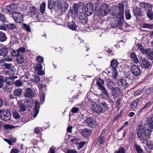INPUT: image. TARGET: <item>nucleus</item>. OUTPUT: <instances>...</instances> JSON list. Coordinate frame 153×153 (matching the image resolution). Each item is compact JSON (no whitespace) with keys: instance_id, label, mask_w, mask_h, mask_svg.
Listing matches in <instances>:
<instances>
[{"instance_id":"f257e3e1","label":"nucleus","mask_w":153,"mask_h":153,"mask_svg":"<svg viewBox=\"0 0 153 153\" xmlns=\"http://www.w3.org/2000/svg\"><path fill=\"white\" fill-rule=\"evenodd\" d=\"M152 130L149 128H146L142 125H140L138 128L137 134L141 140H145L146 136H149Z\"/></svg>"},{"instance_id":"f03ea898","label":"nucleus","mask_w":153,"mask_h":153,"mask_svg":"<svg viewBox=\"0 0 153 153\" xmlns=\"http://www.w3.org/2000/svg\"><path fill=\"white\" fill-rule=\"evenodd\" d=\"M109 7L106 4H103L100 7V9L97 12L99 16H104L107 15L110 10Z\"/></svg>"},{"instance_id":"7ed1b4c3","label":"nucleus","mask_w":153,"mask_h":153,"mask_svg":"<svg viewBox=\"0 0 153 153\" xmlns=\"http://www.w3.org/2000/svg\"><path fill=\"white\" fill-rule=\"evenodd\" d=\"M111 14L113 16H116L117 17L120 16V13L122 10H123V13L124 8V5L122 3H120L118 4V6H113L112 7Z\"/></svg>"},{"instance_id":"20e7f679","label":"nucleus","mask_w":153,"mask_h":153,"mask_svg":"<svg viewBox=\"0 0 153 153\" xmlns=\"http://www.w3.org/2000/svg\"><path fill=\"white\" fill-rule=\"evenodd\" d=\"M104 82L103 80L101 78H98L97 79V84L99 87L98 89L102 92V93L105 95V97H108V92L103 86Z\"/></svg>"},{"instance_id":"39448f33","label":"nucleus","mask_w":153,"mask_h":153,"mask_svg":"<svg viewBox=\"0 0 153 153\" xmlns=\"http://www.w3.org/2000/svg\"><path fill=\"white\" fill-rule=\"evenodd\" d=\"M121 10V11L120 12V16L117 17V23L116 21H114L115 23H112L111 24V26L113 28H115L117 27H118V25L122 26L123 24L124 16L123 13V10Z\"/></svg>"},{"instance_id":"423d86ee","label":"nucleus","mask_w":153,"mask_h":153,"mask_svg":"<svg viewBox=\"0 0 153 153\" xmlns=\"http://www.w3.org/2000/svg\"><path fill=\"white\" fill-rule=\"evenodd\" d=\"M85 122L87 125L90 127L94 128L97 125L96 120L92 117L87 118L85 120Z\"/></svg>"},{"instance_id":"0eeeda50","label":"nucleus","mask_w":153,"mask_h":153,"mask_svg":"<svg viewBox=\"0 0 153 153\" xmlns=\"http://www.w3.org/2000/svg\"><path fill=\"white\" fill-rule=\"evenodd\" d=\"M130 71L132 74L135 76H139L141 72L140 67L138 66L135 65H134L131 66Z\"/></svg>"},{"instance_id":"6e6552de","label":"nucleus","mask_w":153,"mask_h":153,"mask_svg":"<svg viewBox=\"0 0 153 153\" xmlns=\"http://www.w3.org/2000/svg\"><path fill=\"white\" fill-rule=\"evenodd\" d=\"M0 118L2 120L7 121L10 120L11 118L10 112L7 110H4L0 116Z\"/></svg>"},{"instance_id":"1a4fd4ad","label":"nucleus","mask_w":153,"mask_h":153,"mask_svg":"<svg viewBox=\"0 0 153 153\" xmlns=\"http://www.w3.org/2000/svg\"><path fill=\"white\" fill-rule=\"evenodd\" d=\"M85 11L88 16H90L93 13L94 9L93 4L92 3H89L85 6Z\"/></svg>"},{"instance_id":"9d476101","label":"nucleus","mask_w":153,"mask_h":153,"mask_svg":"<svg viewBox=\"0 0 153 153\" xmlns=\"http://www.w3.org/2000/svg\"><path fill=\"white\" fill-rule=\"evenodd\" d=\"M12 17L16 23H20L22 22L23 16L20 13L14 12L13 13Z\"/></svg>"},{"instance_id":"9b49d317","label":"nucleus","mask_w":153,"mask_h":153,"mask_svg":"<svg viewBox=\"0 0 153 153\" xmlns=\"http://www.w3.org/2000/svg\"><path fill=\"white\" fill-rule=\"evenodd\" d=\"M118 84L120 88L123 89H126L129 86V84L126 80L123 79H119L118 82Z\"/></svg>"},{"instance_id":"f8f14e48","label":"nucleus","mask_w":153,"mask_h":153,"mask_svg":"<svg viewBox=\"0 0 153 153\" xmlns=\"http://www.w3.org/2000/svg\"><path fill=\"white\" fill-rule=\"evenodd\" d=\"M17 8V5L15 4H11L5 7V9L7 10V13L10 14L13 13V11L16 10Z\"/></svg>"},{"instance_id":"ddd939ff","label":"nucleus","mask_w":153,"mask_h":153,"mask_svg":"<svg viewBox=\"0 0 153 153\" xmlns=\"http://www.w3.org/2000/svg\"><path fill=\"white\" fill-rule=\"evenodd\" d=\"M112 95L114 97L117 98L122 95V91L118 87H114L113 89Z\"/></svg>"},{"instance_id":"4468645a","label":"nucleus","mask_w":153,"mask_h":153,"mask_svg":"<svg viewBox=\"0 0 153 153\" xmlns=\"http://www.w3.org/2000/svg\"><path fill=\"white\" fill-rule=\"evenodd\" d=\"M144 128H149L151 129L153 128V117H151L147 118Z\"/></svg>"},{"instance_id":"2eb2a0df","label":"nucleus","mask_w":153,"mask_h":153,"mask_svg":"<svg viewBox=\"0 0 153 153\" xmlns=\"http://www.w3.org/2000/svg\"><path fill=\"white\" fill-rule=\"evenodd\" d=\"M91 108L94 112L97 113H100L102 111V107L100 104H97L95 102L93 103Z\"/></svg>"},{"instance_id":"dca6fc26","label":"nucleus","mask_w":153,"mask_h":153,"mask_svg":"<svg viewBox=\"0 0 153 153\" xmlns=\"http://www.w3.org/2000/svg\"><path fill=\"white\" fill-rule=\"evenodd\" d=\"M25 97L32 98L34 97L35 94L33 90L30 88H26L25 90L24 94Z\"/></svg>"},{"instance_id":"f3484780","label":"nucleus","mask_w":153,"mask_h":153,"mask_svg":"<svg viewBox=\"0 0 153 153\" xmlns=\"http://www.w3.org/2000/svg\"><path fill=\"white\" fill-rule=\"evenodd\" d=\"M140 65L142 68H149L150 66V63L149 61L145 58L142 59L140 60Z\"/></svg>"},{"instance_id":"a211bd4d","label":"nucleus","mask_w":153,"mask_h":153,"mask_svg":"<svg viewBox=\"0 0 153 153\" xmlns=\"http://www.w3.org/2000/svg\"><path fill=\"white\" fill-rule=\"evenodd\" d=\"M83 4H82L79 3L77 4H75L74 5V9L71 10V12L73 14H76L78 13V11L80 9L83 8Z\"/></svg>"},{"instance_id":"6ab92c4d","label":"nucleus","mask_w":153,"mask_h":153,"mask_svg":"<svg viewBox=\"0 0 153 153\" xmlns=\"http://www.w3.org/2000/svg\"><path fill=\"white\" fill-rule=\"evenodd\" d=\"M140 6L141 8H144L147 11V12L151 11L152 10V7L151 5L147 3L141 2L140 4Z\"/></svg>"},{"instance_id":"aec40b11","label":"nucleus","mask_w":153,"mask_h":153,"mask_svg":"<svg viewBox=\"0 0 153 153\" xmlns=\"http://www.w3.org/2000/svg\"><path fill=\"white\" fill-rule=\"evenodd\" d=\"M42 65L40 64H37L35 66V70L36 71V73L38 75L41 76L44 74V72L42 71Z\"/></svg>"},{"instance_id":"412c9836","label":"nucleus","mask_w":153,"mask_h":153,"mask_svg":"<svg viewBox=\"0 0 153 153\" xmlns=\"http://www.w3.org/2000/svg\"><path fill=\"white\" fill-rule=\"evenodd\" d=\"M140 100L139 98H137L131 102L130 106L132 110L134 111L137 107L138 103Z\"/></svg>"},{"instance_id":"4be33fe9","label":"nucleus","mask_w":153,"mask_h":153,"mask_svg":"<svg viewBox=\"0 0 153 153\" xmlns=\"http://www.w3.org/2000/svg\"><path fill=\"white\" fill-rule=\"evenodd\" d=\"M79 17V22L82 23H86L87 22V17L85 16L84 13H80Z\"/></svg>"},{"instance_id":"5701e85b","label":"nucleus","mask_w":153,"mask_h":153,"mask_svg":"<svg viewBox=\"0 0 153 153\" xmlns=\"http://www.w3.org/2000/svg\"><path fill=\"white\" fill-rule=\"evenodd\" d=\"M106 82L108 88L110 89H113L114 87L115 86L114 82L110 79H106Z\"/></svg>"},{"instance_id":"b1692460","label":"nucleus","mask_w":153,"mask_h":153,"mask_svg":"<svg viewBox=\"0 0 153 153\" xmlns=\"http://www.w3.org/2000/svg\"><path fill=\"white\" fill-rule=\"evenodd\" d=\"M133 12L134 14L136 17L141 16L143 13L141 9L137 7H135L134 8Z\"/></svg>"},{"instance_id":"393cba45","label":"nucleus","mask_w":153,"mask_h":153,"mask_svg":"<svg viewBox=\"0 0 153 153\" xmlns=\"http://www.w3.org/2000/svg\"><path fill=\"white\" fill-rule=\"evenodd\" d=\"M92 133V131L91 129L85 128L82 131V135L85 137H88Z\"/></svg>"},{"instance_id":"a878e982","label":"nucleus","mask_w":153,"mask_h":153,"mask_svg":"<svg viewBox=\"0 0 153 153\" xmlns=\"http://www.w3.org/2000/svg\"><path fill=\"white\" fill-rule=\"evenodd\" d=\"M9 51V49L6 47L2 46L0 49V56H5Z\"/></svg>"},{"instance_id":"bb28decb","label":"nucleus","mask_w":153,"mask_h":153,"mask_svg":"<svg viewBox=\"0 0 153 153\" xmlns=\"http://www.w3.org/2000/svg\"><path fill=\"white\" fill-rule=\"evenodd\" d=\"M35 106L34 108V113L33 114V119L36 117L39 112V110L38 109L39 107V102L36 101H35Z\"/></svg>"},{"instance_id":"cd10ccee","label":"nucleus","mask_w":153,"mask_h":153,"mask_svg":"<svg viewBox=\"0 0 153 153\" xmlns=\"http://www.w3.org/2000/svg\"><path fill=\"white\" fill-rule=\"evenodd\" d=\"M27 11V14L29 16L34 15L36 11L35 8L33 6L30 7Z\"/></svg>"},{"instance_id":"c85d7f7f","label":"nucleus","mask_w":153,"mask_h":153,"mask_svg":"<svg viewBox=\"0 0 153 153\" xmlns=\"http://www.w3.org/2000/svg\"><path fill=\"white\" fill-rule=\"evenodd\" d=\"M131 58L135 63H139V60L137 57V56L135 53L132 52L130 55Z\"/></svg>"},{"instance_id":"c756f323","label":"nucleus","mask_w":153,"mask_h":153,"mask_svg":"<svg viewBox=\"0 0 153 153\" xmlns=\"http://www.w3.org/2000/svg\"><path fill=\"white\" fill-rule=\"evenodd\" d=\"M145 54H146L149 59H153V52H151L150 49H146V51Z\"/></svg>"},{"instance_id":"7c9ffc66","label":"nucleus","mask_w":153,"mask_h":153,"mask_svg":"<svg viewBox=\"0 0 153 153\" xmlns=\"http://www.w3.org/2000/svg\"><path fill=\"white\" fill-rule=\"evenodd\" d=\"M105 141V138L104 137L100 136L98 137L96 141L95 142L97 143H99V145L102 144Z\"/></svg>"},{"instance_id":"2f4dec72","label":"nucleus","mask_w":153,"mask_h":153,"mask_svg":"<svg viewBox=\"0 0 153 153\" xmlns=\"http://www.w3.org/2000/svg\"><path fill=\"white\" fill-rule=\"evenodd\" d=\"M13 79V78L12 77H6L5 79V83L9 85H13V83L12 82V80Z\"/></svg>"},{"instance_id":"473e14b6","label":"nucleus","mask_w":153,"mask_h":153,"mask_svg":"<svg viewBox=\"0 0 153 153\" xmlns=\"http://www.w3.org/2000/svg\"><path fill=\"white\" fill-rule=\"evenodd\" d=\"M26 106L31 108L34 105V102L31 100H25L24 102Z\"/></svg>"},{"instance_id":"72a5a7b5","label":"nucleus","mask_w":153,"mask_h":153,"mask_svg":"<svg viewBox=\"0 0 153 153\" xmlns=\"http://www.w3.org/2000/svg\"><path fill=\"white\" fill-rule=\"evenodd\" d=\"M17 62L18 63L21 64L24 62L25 59L23 55L20 54L18 57L17 59Z\"/></svg>"},{"instance_id":"f704fd0d","label":"nucleus","mask_w":153,"mask_h":153,"mask_svg":"<svg viewBox=\"0 0 153 153\" xmlns=\"http://www.w3.org/2000/svg\"><path fill=\"white\" fill-rule=\"evenodd\" d=\"M26 106L24 104L21 102H19V108L20 111L21 112H22L25 111L26 110Z\"/></svg>"},{"instance_id":"c9c22d12","label":"nucleus","mask_w":153,"mask_h":153,"mask_svg":"<svg viewBox=\"0 0 153 153\" xmlns=\"http://www.w3.org/2000/svg\"><path fill=\"white\" fill-rule=\"evenodd\" d=\"M68 25L69 28L72 30H75L76 29V26L75 23L73 21L69 22Z\"/></svg>"},{"instance_id":"e433bc0d","label":"nucleus","mask_w":153,"mask_h":153,"mask_svg":"<svg viewBox=\"0 0 153 153\" xmlns=\"http://www.w3.org/2000/svg\"><path fill=\"white\" fill-rule=\"evenodd\" d=\"M22 93V90L20 89H18L15 90L13 91V94L16 97H19L21 96Z\"/></svg>"},{"instance_id":"4c0bfd02","label":"nucleus","mask_w":153,"mask_h":153,"mask_svg":"<svg viewBox=\"0 0 153 153\" xmlns=\"http://www.w3.org/2000/svg\"><path fill=\"white\" fill-rule=\"evenodd\" d=\"M54 9H63V7H62L61 6V3L59 1H55L54 2Z\"/></svg>"},{"instance_id":"58836bf2","label":"nucleus","mask_w":153,"mask_h":153,"mask_svg":"<svg viewBox=\"0 0 153 153\" xmlns=\"http://www.w3.org/2000/svg\"><path fill=\"white\" fill-rule=\"evenodd\" d=\"M118 65V62L117 60H113L112 61L111 65L113 69H116Z\"/></svg>"},{"instance_id":"ea45409f","label":"nucleus","mask_w":153,"mask_h":153,"mask_svg":"<svg viewBox=\"0 0 153 153\" xmlns=\"http://www.w3.org/2000/svg\"><path fill=\"white\" fill-rule=\"evenodd\" d=\"M13 61V59L12 58H10L9 56H4L3 58L1 60V62H4L5 61L7 62H12Z\"/></svg>"},{"instance_id":"a19ab883","label":"nucleus","mask_w":153,"mask_h":153,"mask_svg":"<svg viewBox=\"0 0 153 153\" xmlns=\"http://www.w3.org/2000/svg\"><path fill=\"white\" fill-rule=\"evenodd\" d=\"M54 2L53 0H49L48 7L50 9H54Z\"/></svg>"},{"instance_id":"79ce46f5","label":"nucleus","mask_w":153,"mask_h":153,"mask_svg":"<svg viewBox=\"0 0 153 153\" xmlns=\"http://www.w3.org/2000/svg\"><path fill=\"white\" fill-rule=\"evenodd\" d=\"M7 39L6 35L4 33L0 32V41L1 42L5 41Z\"/></svg>"},{"instance_id":"37998d69","label":"nucleus","mask_w":153,"mask_h":153,"mask_svg":"<svg viewBox=\"0 0 153 153\" xmlns=\"http://www.w3.org/2000/svg\"><path fill=\"white\" fill-rule=\"evenodd\" d=\"M46 7V3L43 2L40 5V11L42 13H43L45 11Z\"/></svg>"},{"instance_id":"c03bdc74","label":"nucleus","mask_w":153,"mask_h":153,"mask_svg":"<svg viewBox=\"0 0 153 153\" xmlns=\"http://www.w3.org/2000/svg\"><path fill=\"white\" fill-rule=\"evenodd\" d=\"M6 27L9 29L11 30H13V29H16L17 28V26L16 25L12 23H10L6 25Z\"/></svg>"},{"instance_id":"a18cd8bd","label":"nucleus","mask_w":153,"mask_h":153,"mask_svg":"<svg viewBox=\"0 0 153 153\" xmlns=\"http://www.w3.org/2000/svg\"><path fill=\"white\" fill-rule=\"evenodd\" d=\"M111 74V76L113 79H115L117 78L118 76L117 70L116 69H113Z\"/></svg>"},{"instance_id":"49530a36","label":"nucleus","mask_w":153,"mask_h":153,"mask_svg":"<svg viewBox=\"0 0 153 153\" xmlns=\"http://www.w3.org/2000/svg\"><path fill=\"white\" fill-rule=\"evenodd\" d=\"M143 27L144 28L152 29L153 28V24L145 23L143 25Z\"/></svg>"},{"instance_id":"de8ad7c7","label":"nucleus","mask_w":153,"mask_h":153,"mask_svg":"<svg viewBox=\"0 0 153 153\" xmlns=\"http://www.w3.org/2000/svg\"><path fill=\"white\" fill-rule=\"evenodd\" d=\"M138 47V48L143 53H145L146 51V50L141 45L139 44H137V45Z\"/></svg>"},{"instance_id":"09e8293b","label":"nucleus","mask_w":153,"mask_h":153,"mask_svg":"<svg viewBox=\"0 0 153 153\" xmlns=\"http://www.w3.org/2000/svg\"><path fill=\"white\" fill-rule=\"evenodd\" d=\"M135 148L137 153H142L143 150L140 146L137 144H135Z\"/></svg>"},{"instance_id":"8fccbe9b","label":"nucleus","mask_w":153,"mask_h":153,"mask_svg":"<svg viewBox=\"0 0 153 153\" xmlns=\"http://www.w3.org/2000/svg\"><path fill=\"white\" fill-rule=\"evenodd\" d=\"M13 115V117L17 119L20 117L19 114L16 110H13L12 111Z\"/></svg>"},{"instance_id":"3c124183","label":"nucleus","mask_w":153,"mask_h":153,"mask_svg":"<svg viewBox=\"0 0 153 153\" xmlns=\"http://www.w3.org/2000/svg\"><path fill=\"white\" fill-rule=\"evenodd\" d=\"M152 92H153V87L148 88L145 91V93L147 95L150 94Z\"/></svg>"},{"instance_id":"603ef678","label":"nucleus","mask_w":153,"mask_h":153,"mask_svg":"<svg viewBox=\"0 0 153 153\" xmlns=\"http://www.w3.org/2000/svg\"><path fill=\"white\" fill-rule=\"evenodd\" d=\"M16 127L11 125L5 124L4 126V128L5 129H13Z\"/></svg>"},{"instance_id":"864d4df0","label":"nucleus","mask_w":153,"mask_h":153,"mask_svg":"<svg viewBox=\"0 0 153 153\" xmlns=\"http://www.w3.org/2000/svg\"><path fill=\"white\" fill-rule=\"evenodd\" d=\"M125 15L126 19H130L131 18V14L128 10H126Z\"/></svg>"},{"instance_id":"5fc2aeb1","label":"nucleus","mask_w":153,"mask_h":153,"mask_svg":"<svg viewBox=\"0 0 153 153\" xmlns=\"http://www.w3.org/2000/svg\"><path fill=\"white\" fill-rule=\"evenodd\" d=\"M11 55L14 56H18L21 54H19L18 50H13L11 53Z\"/></svg>"},{"instance_id":"6e6d98bb","label":"nucleus","mask_w":153,"mask_h":153,"mask_svg":"<svg viewBox=\"0 0 153 153\" xmlns=\"http://www.w3.org/2000/svg\"><path fill=\"white\" fill-rule=\"evenodd\" d=\"M147 16L151 19H153V13L152 10L147 12Z\"/></svg>"},{"instance_id":"4d7b16f0","label":"nucleus","mask_w":153,"mask_h":153,"mask_svg":"<svg viewBox=\"0 0 153 153\" xmlns=\"http://www.w3.org/2000/svg\"><path fill=\"white\" fill-rule=\"evenodd\" d=\"M39 88L40 89H41L42 90L45 91L46 89V85H43L42 84L39 83L38 84Z\"/></svg>"},{"instance_id":"13d9d810","label":"nucleus","mask_w":153,"mask_h":153,"mask_svg":"<svg viewBox=\"0 0 153 153\" xmlns=\"http://www.w3.org/2000/svg\"><path fill=\"white\" fill-rule=\"evenodd\" d=\"M0 20L3 22H5L6 21V19L5 16L1 13H0Z\"/></svg>"},{"instance_id":"bf43d9fd","label":"nucleus","mask_w":153,"mask_h":153,"mask_svg":"<svg viewBox=\"0 0 153 153\" xmlns=\"http://www.w3.org/2000/svg\"><path fill=\"white\" fill-rule=\"evenodd\" d=\"M23 26L25 27L27 31L28 32L31 31V29L28 25L25 24H23Z\"/></svg>"},{"instance_id":"052dcab7","label":"nucleus","mask_w":153,"mask_h":153,"mask_svg":"<svg viewBox=\"0 0 153 153\" xmlns=\"http://www.w3.org/2000/svg\"><path fill=\"white\" fill-rule=\"evenodd\" d=\"M15 85L17 86H19L22 85V82L21 80H18L14 82Z\"/></svg>"},{"instance_id":"680f3d73","label":"nucleus","mask_w":153,"mask_h":153,"mask_svg":"<svg viewBox=\"0 0 153 153\" xmlns=\"http://www.w3.org/2000/svg\"><path fill=\"white\" fill-rule=\"evenodd\" d=\"M4 82V77L0 75V88H2Z\"/></svg>"},{"instance_id":"e2e57ef3","label":"nucleus","mask_w":153,"mask_h":153,"mask_svg":"<svg viewBox=\"0 0 153 153\" xmlns=\"http://www.w3.org/2000/svg\"><path fill=\"white\" fill-rule=\"evenodd\" d=\"M117 153H125L124 148L122 146L120 147L117 151Z\"/></svg>"},{"instance_id":"0e129e2a","label":"nucleus","mask_w":153,"mask_h":153,"mask_svg":"<svg viewBox=\"0 0 153 153\" xmlns=\"http://www.w3.org/2000/svg\"><path fill=\"white\" fill-rule=\"evenodd\" d=\"M36 60L39 63L43 62L44 61L43 57L40 56H38L37 57Z\"/></svg>"},{"instance_id":"69168bd1","label":"nucleus","mask_w":153,"mask_h":153,"mask_svg":"<svg viewBox=\"0 0 153 153\" xmlns=\"http://www.w3.org/2000/svg\"><path fill=\"white\" fill-rule=\"evenodd\" d=\"M34 78L33 79V81L36 83L39 82L40 80V77L37 75H35L34 76Z\"/></svg>"},{"instance_id":"338daca9","label":"nucleus","mask_w":153,"mask_h":153,"mask_svg":"<svg viewBox=\"0 0 153 153\" xmlns=\"http://www.w3.org/2000/svg\"><path fill=\"white\" fill-rule=\"evenodd\" d=\"M86 142L83 141L79 143L78 144V146H79V149H80L82 148L84 145L86 143Z\"/></svg>"},{"instance_id":"774afa93","label":"nucleus","mask_w":153,"mask_h":153,"mask_svg":"<svg viewBox=\"0 0 153 153\" xmlns=\"http://www.w3.org/2000/svg\"><path fill=\"white\" fill-rule=\"evenodd\" d=\"M19 54L22 53L25 51V48L23 47H20L17 49Z\"/></svg>"}]
</instances>
